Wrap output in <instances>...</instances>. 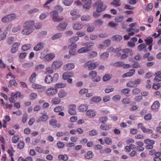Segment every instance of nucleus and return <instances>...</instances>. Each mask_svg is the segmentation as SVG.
I'll use <instances>...</instances> for the list:
<instances>
[{
    "label": "nucleus",
    "instance_id": "64",
    "mask_svg": "<svg viewBox=\"0 0 161 161\" xmlns=\"http://www.w3.org/2000/svg\"><path fill=\"white\" fill-rule=\"evenodd\" d=\"M65 144L63 142H62L60 141H58L57 143V146L58 147V148H63Z\"/></svg>",
    "mask_w": 161,
    "mask_h": 161
},
{
    "label": "nucleus",
    "instance_id": "49",
    "mask_svg": "<svg viewBox=\"0 0 161 161\" xmlns=\"http://www.w3.org/2000/svg\"><path fill=\"white\" fill-rule=\"evenodd\" d=\"M91 19V17L89 15H83L81 18V19L82 21H88Z\"/></svg>",
    "mask_w": 161,
    "mask_h": 161
},
{
    "label": "nucleus",
    "instance_id": "35",
    "mask_svg": "<svg viewBox=\"0 0 161 161\" xmlns=\"http://www.w3.org/2000/svg\"><path fill=\"white\" fill-rule=\"evenodd\" d=\"M18 85V83L14 79L10 80L9 82L8 86L12 87L13 86L16 87Z\"/></svg>",
    "mask_w": 161,
    "mask_h": 161
},
{
    "label": "nucleus",
    "instance_id": "18",
    "mask_svg": "<svg viewBox=\"0 0 161 161\" xmlns=\"http://www.w3.org/2000/svg\"><path fill=\"white\" fill-rule=\"evenodd\" d=\"M146 47L147 45L146 44L142 43L138 45L137 48L139 51H143L145 52H146L147 50Z\"/></svg>",
    "mask_w": 161,
    "mask_h": 161
},
{
    "label": "nucleus",
    "instance_id": "5",
    "mask_svg": "<svg viewBox=\"0 0 161 161\" xmlns=\"http://www.w3.org/2000/svg\"><path fill=\"white\" fill-rule=\"evenodd\" d=\"M94 7L97 6V11H101V12L104 11L107 8V6L103 4V2H98L97 3H95L93 4Z\"/></svg>",
    "mask_w": 161,
    "mask_h": 161
},
{
    "label": "nucleus",
    "instance_id": "60",
    "mask_svg": "<svg viewBox=\"0 0 161 161\" xmlns=\"http://www.w3.org/2000/svg\"><path fill=\"white\" fill-rule=\"evenodd\" d=\"M98 134V132L96 130H92L89 132V135L91 136H95Z\"/></svg>",
    "mask_w": 161,
    "mask_h": 161
},
{
    "label": "nucleus",
    "instance_id": "39",
    "mask_svg": "<svg viewBox=\"0 0 161 161\" xmlns=\"http://www.w3.org/2000/svg\"><path fill=\"white\" fill-rule=\"evenodd\" d=\"M61 101V100L59 98L55 97L52 99L51 102L53 104H58L60 103Z\"/></svg>",
    "mask_w": 161,
    "mask_h": 161
},
{
    "label": "nucleus",
    "instance_id": "22",
    "mask_svg": "<svg viewBox=\"0 0 161 161\" xmlns=\"http://www.w3.org/2000/svg\"><path fill=\"white\" fill-rule=\"evenodd\" d=\"M43 44L42 42L39 43L37 44L34 47V50L35 51H39L43 48Z\"/></svg>",
    "mask_w": 161,
    "mask_h": 161
},
{
    "label": "nucleus",
    "instance_id": "9",
    "mask_svg": "<svg viewBox=\"0 0 161 161\" xmlns=\"http://www.w3.org/2000/svg\"><path fill=\"white\" fill-rule=\"evenodd\" d=\"M144 142L147 144L146 147V148L147 149H152L153 148V145L154 143V141L153 140H150L149 139H147L144 140Z\"/></svg>",
    "mask_w": 161,
    "mask_h": 161
},
{
    "label": "nucleus",
    "instance_id": "26",
    "mask_svg": "<svg viewBox=\"0 0 161 161\" xmlns=\"http://www.w3.org/2000/svg\"><path fill=\"white\" fill-rule=\"evenodd\" d=\"M87 115L90 118H93L96 115L95 112L93 110H89L86 112Z\"/></svg>",
    "mask_w": 161,
    "mask_h": 161
},
{
    "label": "nucleus",
    "instance_id": "8",
    "mask_svg": "<svg viewBox=\"0 0 161 161\" xmlns=\"http://www.w3.org/2000/svg\"><path fill=\"white\" fill-rule=\"evenodd\" d=\"M57 89L56 88L50 87L48 88L46 91V94L48 97L53 96L57 92Z\"/></svg>",
    "mask_w": 161,
    "mask_h": 161
},
{
    "label": "nucleus",
    "instance_id": "40",
    "mask_svg": "<svg viewBox=\"0 0 161 161\" xmlns=\"http://www.w3.org/2000/svg\"><path fill=\"white\" fill-rule=\"evenodd\" d=\"M31 86L35 89H43L44 87L42 85L36 83H33L32 85Z\"/></svg>",
    "mask_w": 161,
    "mask_h": 161
},
{
    "label": "nucleus",
    "instance_id": "30",
    "mask_svg": "<svg viewBox=\"0 0 161 161\" xmlns=\"http://www.w3.org/2000/svg\"><path fill=\"white\" fill-rule=\"evenodd\" d=\"M94 45V43L92 42H87L82 44V45L86 46L85 47L87 50L88 52L90 51V48Z\"/></svg>",
    "mask_w": 161,
    "mask_h": 161
},
{
    "label": "nucleus",
    "instance_id": "19",
    "mask_svg": "<svg viewBox=\"0 0 161 161\" xmlns=\"http://www.w3.org/2000/svg\"><path fill=\"white\" fill-rule=\"evenodd\" d=\"M160 105V103L158 101L154 102L151 106V108L155 111H157L159 108Z\"/></svg>",
    "mask_w": 161,
    "mask_h": 161
},
{
    "label": "nucleus",
    "instance_id": "7",
    "mask_svg": "<svg viewBox=\"0 0 161 161\" xmlns=\"http://www.w3.org/2000/svg\"><path fill=\"white\" fill-rule=\"evenodd\" d=\"M51 14L53 19L54 22H59L63 19V17L58 16V12L56 10L53 11Z\"/></svg>",
    "mask_w": 161,
    "mask_h": 161
},
{
    "label": "nucleus",
    "instance_id": "41",
    "mask_svg": "<svg viewBox=\"0 0 161 161\" xmlns=\"http://www.w3.org/2000/svg\"><path fill=\"white\" fill-rule=\"evenodd\" d=\"M69 135V133L68 131L63 132H59L57 133L56 136L58 137L66 135Z\"/></svg>",
    "mask_w": 161,
    "mask_h": 161
},
{
    "label": "nucleus",
    "instance_id": "1",
    "mask_svg": "<svg viewBox=\"0 0 161 161\" xmlns=\"http://www.w3.org/2000/svg\"><path fill=\"white\" fill-rule=\"evenodd\" d=\"M34 29V22L31 20L25 22L24 25V29L22 31V33L25 35L30 34Z\"/></svg>",
    "mask_w": 161,
    "mask_h": 161
},
{
    "label": "nucleus",
    "instance_id": "16",
    "mask_svg": "<svg viewBox=\"0 0 161 161\" xmlns=\"http://www.w3.org/2000/svg\"><path fill=\"white\" fill-rule=\"evenodd\" d=\"M67 25V24L66 23H60L58 25L57 29L59 31H63L66 29Z\"/></svg>",
    "mask_w": 161,
    "mask_h": 161
},
{
    "label": "nucleus",
    "instance_id": "54",
    "mask_svg": "<svg viewBox=\"0 0 161 161\" xmlns=\"http://www.w3.org/2000/svg\"><path fill=\"white\" fill-rule=\"evenodd\" d=\"M19 137L18 135L14 136L12 138V142L14 143H16L19 140Z\"/></svg>",
    "mask_w": 161,
    "mask_h": 161
},
{
    "label": "nucleus",
    "instance_id": "52",
    "mask_svg": "<svg viewBox=\"0 0 161 161\" xmlns=\"http://www.w3.org/2000/svg\"><path fill=\"white\" fill-rule=\"evenodd\" d=\"M88 50H87L85 47H82L79 49L77 52L79 53H87L88 52Z\"/></svg>",
    "mask_w": 161,
    "mask_h": 161
},
{
    "label": "nucleus",
    "instance_id": "55",
    "mask_svg": "<svg viewBox=\"0 0 161 161\" xmlns=\"http://www.w3.org/2000/svg\"><path fill=\"white\" fill-rule=\"evenodd\" d=\"M101 98L100 97L98 96H96L93 97L91 100L92 102H100L101 101Z\"/></svg>",
    "mask_w": 161,
    "mask_h": 161
},
{
    "label": "nucleus",
    "instance_id": "3",
    "mask_svg": "<svg viewBox=\"0 0 161 161\" xmlns=\"http://www.w3.org/2000/svg\"><path fill=\"white\" fill-rule=\"evenodd\" d=\"M122 54L121 53L119 54V55H121V59H125L129 55L132 56L133 54L132 51L131 49L129 48H125L123 49L122 51Z\"/></svg>",
    "mask_w": 161,
    "mask_h": 161
},
{
    "label": "nucleus",
    "instance_id": "43",
    "mask_svg": "<svg viewBox=\"0 0 161 161\" xmlns=\"http://www.w3.org/2000/svg\"><path fill=\"white\" fill-rule=\"evenodd\" d=\"M83 25L79 24H75L73 25V28L76 30H80L83 27Z\"/></svg>",
    "mask_w": 161,
    "mask_h": 161
},
{
    "label": "nucleus",
    "instance_id": "61",
    "mask_svg": "<svg viewBox=\"0 0 161 161\" xmlns=\"http://www.w3.org/2000/svg\"><path fill=\"white\" fill-rule=\"evenodd\" d=\"M142 130L143 132L144 133H148L151 134L153 132V130L151 129H146L144 126L142 128Z\"/></svg>",
    "mask_w": 161,
    "mask_h": 161
},
{
    "label": "nucleus",
    "instance_id": "21",
    "mask_svg": "<svg viewBox=\"0 0 161 161\" xmlns=\"http://www.w3.org/2000/svg\"><path fill=\"white\" fill-rule=\"evenodd\" d=\"M73 76V74L72 73L66 72L63 74V78L64 80H66L68 79L70 77Z\"/></svg>",
    "mask_w": 161,
    "mask_h": 161
},
{
    "label": "nucleus",
    "instance_id": "44",
    "mask_svg": "<svg viewBox=\"0 0 161 161\" xmlns=\"http://www.w3.org/2000/svg\"><path fill=\"white\" fill-rule=\"evenodd\" d=\"M97 55V52L95 51H92L88 53V56L90 58H93L96 57Z\"/></svg>",
    "mask_w": 161,
    "mask_h": 161
},
{
    "label": "nucleus",
    "instance_id": "20",
    "mask_svg": "<svg viewBox=\"0 0 161 161\" xmlns=\"http://www.w3.org/2000/svg\"><path fill=\"white\" fill-rule=\"evenodd\" d=\"M37 75L35 72L33 73L29 78V81L31 83H34L36 81Z\"/></svg>",
    "mask_w": 161,
    "mask_h": 161
},
{
    "label": "nucleus",
    "instance_id": "23",
    "mask_svg": "<svg viewBox=\"0 0 161 161\" xmlns=\"http://www.w3.org/2000/svg\"><path fill=\"white\" fill-rule=\"evenodd\" d=\"M112 128V125L111 124H107L106 125H102L100 126L101 129L104 130H108L111 129Z\"/></svg>",
    "mask_w": 161,
    "mask_h": 161
},
{
    "label": "nucleus",
    "instance_id": "34",
    "mask_svg": "<svg viewBox=\"0 0 161 161\" xmlns=\"http://www.w3.org/2000/svg\"><path fill=\"white\" fill-rule=\"evenodd\" d=\"M93 156V153L92 151L88 152L85 155V158L87 159H89L92 158Z\"/></svg>",
    "mask_w": 161,
    "mask_h": 161
},
{
    "label": "nucleus",
    "instance_id": "13",
    "mask_svg": "<svg viewBox=\"0 0 161 161\" xmlns=\"http://www.w3.org/2000/svg\"><path fill=\"white\" fill-rule=\"evenodd\" d=\"M57 120L54 119H52L49 121V124L53 128H59L61 125L57 123Z\"/></svg>",
    "mask_w": 161,
    "mask_h": 161
},
{
    "label": "nucleus",
    "instance_id": "62",
    "mask_svg": "<svg viewBox=\"0 0 161 161\" xmlns=\"http://www.w3.org/2000/svg\"><path fill=\"white\" fill-rule=\"evenodd\" d=\"M28 119V114L27 113H25L23 115L22 117V122L23 124H25Z\"/></svg>",
    "mask_w": 161,
    "mask_h": 161
},
{
    "label": "nucleus",
    "instance_id": "28",
    "mask_svg": "<svg viewBox=\"0 0 161 161\" xmlns=\"http://www.w3.org/2000/svg\"><path fill=\"white\" fill-rule=\"evenodd\" d=\"M75 65L73 63H69L64 66V68L66 70H70L73 69Z\"/></svg>",
    "mask_w": 161,
    "mask_h": 161
},
{
    "label": "nucleus",
    "instance_id": "4",
    "mask_svg": "<svg viewBox=\"0 0 161 161\" xmlns=\"http://www.w3.org/2000/svg\"><path fill=\"white\" fill-rule=\"evenodd\" d=\"M89 76L93 81L98 82L100 80V76L97 75V73L95 71H91L89 73Z\"/></svg>",
    "mask_w": 161,
    "mask_h": 161
},
{
    "label": "nucleus",
    "instance_id": "10",
    "mask_svg": "<svg viewBox=\"0 0 161 161\" xmlns=\"http://www.w3.org/2000/svg\"><path fill=\"white\" fill-rule=\"evenodd\" d=\"M62 62L59 61H55L52 64V68L54 69H57L59 68L62 65Z\"/></svg>",
    "mask_w": 161,
    "mask_h": 161
},
{
    "label": "nucleus",
    "instance_id": "6",
    "mask_svg": "<svg viewBox=\"0 0 161 161\" xmlns=\"http://www.w3.org/2000/svg\"><path fill=\"white\" fill-rule=\"evenodd\" d=\"M15 18V15L14 14H12L3 17L2 19V21L5 23L14 20Z\"/></svg>",
    "mask_w": 161,
    "mask_h": 161
},
{
    "label": "nucleus",
    "instance_id": "2",
    "mask_svg": "<svg viewBox=\"0 0 161 161\" xmlns=\"http://www.w3.org/2000/svg\"><path fill=\"white\" fill-rule=\"evenodd\" d=\"M98 62H94L93 60H90L87 62L84 65V67H88L89 70H93L97 68L99 65Z\"/></svg>",
    "mask_w": 161,
    "mask_h": 161
},
{
    "label": "nucleus",
    "instance_id": "14",
    "mask_svg": "<svg viewBox=\"0 0 161 161\" xmlns=\"http://www.w3.org/2000/svg\"><path fill=\"white\" fill-rule=\"evenodd\" d=\"M55 57V55L54 53H50L45 55L44 59L46 61H49L53 60Z\"/></svg>",
    "mask_w": 161,
    "mask_h": 161
},
{
    "label": "nucleus",
    "instance_id": "56",
    "mask_svg": "<svg viewBox=\"0 0 161 161\" xmlns=\"http://www.w3.org/2000/svg\"><path fill=\"white\" fill-rule=\"evenodd\" d=\"M30 97L31 100H35L37 97V94L36 93L32 92L30 94Z\"/></svg>",
    "mask_w": 161,
    "mask_h": 161
},
{
    "label": "nucleus",
    "instance_id": "15",
    "mask_svg": "<svg viewBox=\"0 0 161 161\" xmlns=\"http://www.w3.org/2000/svg\"><path fill=\"white\" fill-rule=\"evenodd\" d=\"M67 92L64 89L60 90L58 93V96L60 98H64L67 96Z\"/></svg>",
    "mask_w": 161,
    "mask_h": 161
},
{
    "label": "nucleus",
    "instance_id": "58",
    "mask_svg": "<svg viewBox=\"0 0 161 161\" xmlns=\"http://www.w3.org/2000/svg\"><path fill=\"white\" fill-rule=\"evenodd\" d=\"M123 18L124 17L123 16H117L115 19V21L117 22H120L123 20Z\"/></svg>",
    "mask_w": 161,
    "mask_h": 161
},
{
    "label": "nucleus",
    "instance_id": "11",
    "mask_svg": "<svg viewBox=\"0 0 161 161\" xmlns=\"http://www.w3.org/2000/svg\"><path fill=\"white\" fill-rule=\"evenodd\" d=\"M76 106L75 104L69 105V107L68 113L71 115H75L76 113Z\"/></svg>",
    "mask_w": 161,
    "mask_h": 161
},
{
    "label": "nucleus",
    "instance_id": "59",
    "mask_svg": "<svg viewBox=\"0 0 161 161\" xmlns=\"http://www.w3.org/2000/svg\"><path fill=\"white\" fill-rule=\"evenodd\" d=\"M109 54L108 53H104L102 54L100 56V58L102 59H105L108 57Z\"/></svg>",
    "mask_w": 161,
    "mask_h": 161
},
{
    "label": "nucleus",
    "instance_id": "37",
    "mask_svg": "<svg viewBox=\"0 0 161 161\" xmlns=\"http://www.w3.org/2000/svg\"><path fill=\"white\" fill-rule=\"evenodd\" d=\"M108 119L107 116H102L100 117L99 119V123H104L106 122L108 120Z\"/></svg>",
    "mask_w": 161,
    "mask_h": 161
},
{
    "label": "nucleus",
    "instance_id": "12",
    "mask_svg": "<svg viewBox=\"0 0 161 161\" xmlns=\"http://www.w3.org/2000/svg\"><path fill=\"white\" fill-rule=\"evenodd\" d=\"M144 41L146 42L147 45H149L148 48L150 51H151L152 47V45H151V44L153 41V38L151 37H148L144 40Z\"/></svg>",
    "mask_w": 161,
    "mask_h": 161
},
{
    "label": "nucleus",
    "instance_id": "47",
    "mask_svg": "<svg viewBox=\"0 0 161 161\" xmlns=\"http://www.w3.org/2000/svg\"><path fill=\"white\" fill-rule=\"evenodd\" d=\"M111 77V75L106 74L103 76V79L104 81H107L110 80Z\"/></svg>",
    "mask_w": 161,
    "mask_h": 161
},
{
    "label": "nucleus",
    "instance_id": "45",
    "mask_svg": "<svg viewBox=\"0 0 161 161\" xmlns=\"http://www.w3.org/2000/svg\"><path fill=\"white\" fill-rule=\"evenodd\" d=\"M126 85L128 87H136V84L135 83L134 81H129L126 83Z\"/></svg>",
    "mask_w": 161,
    "mask_h": 161
},
{
    "label": "nucleus",
    "instance_id": "25",
    "mask_svg": "<svg viewBox=\"0 0 161 161\" xmlns=\"http://www.w3.org/2000/svg\"><path fill=\"white\" fill-rule=\"evenodd\" d=\"M7 32L6 31H2L0 28V41L3 40L6 36Z\"/></svg>",
    "mask_w": 161,
    "mask_h": 161
},
{
    "label": "nucleus",
    "instance_id": "38",
    "mask_svg": "<svg viewBox=\"0 0 161 161\" xmlns=\"http://www.w3.org/2000/svg\"><path fill=\"white\" fill-rule=\"evenodd\" d=\"M58 158L59 159L64 161L67 160L69 158L67 154H60L58 155Z\"/></svg>",
    "mask_w": 161,
    "mask_h": 161
},
{
    "label": "nucleus",
    "instance_id": "53",
    "mask_svg": "<svg viewBox=\"0 0 161 161\" xmlns=\"http://www.w3.org/2000/svg\"><path fill=\"white\" fill-rule=\"evenodd\" d=\"M15 152V151L14 150L13 148L12 147H11L10 149H8L7 151V153L11 158H12V157H13V156H14L13 153Z\"/></svg>",
    "mask_w": 161,
    "mask_h": 161
},
{
    "label": "nucleus",
    "instance_id": "50",
    "mask_svg": "<svg viewBox=\"0 0 161 161\" xmlns=\"http://www.w3.org/2000/svg\"><path fill=\"white\" fill-rule=\"evenodd\" d=\"M11 96L12 97H15L16 98L21 97L22 96L20 92L19 91H17L15 94L13 93H12Z\"/></svg>",
    "mask_w": 161,
    "mask_h": 161
},
{
    "label": "nucleus",
    "instance_id": "36",
    "mask_svg": "<svg viewBox=\"0 0 161 161\" xmlns=\"http://www.w3.org/2000/svg\"><path fill=\"white\" fill-rule=\"evenodd\" d=\"M88 106L86 104H81L79 107V110L80 111L84 112L86 111L87 109Z\"/></svg>",
    "mask_w": 161,
    "mask_h": 161
},
{
    "label": "nucleus",
    "instance_id": "51",
    "mask_svg": "<svg viewBox=\"0 0 161 161\" xmlns=\"http://www.w3.org/2000/svg\"><path fill=\"white\" fill-rule=\"evenodd\" d=\"M111 4L115 7H118L120 5V0H114Z\"/></svg>",
    "mask_w": 161,
    "mask_h": 161
},
{
    "label": "nucleus",
    "instance_id": "63",
    "mask_svg": "<svg viewBox=\"0 0 161 161\" xmlns=\"http://www.w3.org/2000/svg\"><path fill=\"white\" fill-rule=\"evenodd\" d=\"M105 143L108 145H110L112 143L111 139L109 137H105L104 139Z\"/></svg>",
    "mask_w": 161,
    "mask_h": 161
},
{
    "label": "nucleus",
    "instance_id": "32",
    "mask_svg": "<svg viewBox=\"0 0 161 161\" xmlns=\"http://www.w3.org/2000/svg\"><path fill=\"white\" fill-rule=\"evenodd\" d=\"M48 118V117L46 115H43L40 117L37 120V122L38 123L40 122L41 121H44L47 120Z\"/></svg>",
    "mask_w": 161,
    "mask_h": 161
},
{
    "label": "nucleus",
    "instance_id": "57",
    "mask_svg": "<svg viewBox=\"0 0 161 161\" xmlns=\"http://www.w3.org/2000/svg\"><path fill=\"white\" fill-rule=\"evenodd\" d=\"M79 39V38L77 36H73V37H71L69 39V41L70 42L72 43L76 42Z\"/></svg>",
    "mask_w": 161,
    "mask_h": 161
},
{
    "label": "nucleus",
    "instance_id": "29",
    "mask_svg": "<svg viewBox=\"0 0 161 161\" xmlns=\"http://www.w3.org/2000/svg\"><path fill=\"white\" fill-rule=\"evenodd\" d=\"M19 45V44L17 42H15L13 44L11 50V51L12 53H14L17 51Z\"/></svg>",
    "mask_w": 161,
    "mask_h": 161
},
{
    "label": "nucleus",
    "instance_id": "17",
    "mask_svg": "<svg viewBox=\"0 0 161 161\" xmlns=\"http://www.w3.org/2000/svg\"><path fill=\"white\" fill-rule=\"evenodd\" d=\"M135 72V70L132 69L130 70V72L124 74L122 76L123 78H125L128 77H130L133 76Z\"/></svg>",
    "mask_w": 161,
    "mask_h": 161
},
{
    "label": "nucleus",
    "instance_id": "42",
    "mask_svg": "<svg viewBox=\"0 0 161 161\" xmlns=\"http://www.w3.org/2000/svg\"><path fill=\"white\" fill-rule=\"evenodd\" d=\"M113 41H120L122 39V37L121 36L117 35L113 36L112 37Z\"/></svg>",
    "mask_w": 161,
    "mask_h": 161
},
{
    "label": "nucleus",
    "instance_id": "46",
    "mask_svg": "<svg viewBox=\"0 0 161 161\" xmlns=\"http://www.w3.org/2000/svg\"><path fill=\"white\" fill-rule=\"evenodd\" d=\"M25 146V143L23 141H20L17 145V148L21 150Z\"/></svg>",
    "mask_w": 161,
    "mask_h": 161
},
{
    "label": "nucleus",
    "instance_id": "24",
    "mask_svg": "<svg viewBox=\"0 0 161 161\" xmlns=\"http://www.w3.org/2000/svg\"><path fill=\"white\" fill-rule=\"evenodd\" d=\"M121 51V48L120 47L115 49L113 47H111L108 49V51L109 52H113L117 53Z\"/></svg>",
    "mask_w": 161,
    "mask_h": 161
},
{
    "label": "nucleus",
    "instance_id": "31",
    "mask_svg": "<svg viewBox=\"0 0 161 161\" xmlns=\"http://www.w3.org/2000/svg\"><path fill=\"white\" fill-rule=\"evenodd\" d=\"M53 80L52 77L49 75L46 76L45 81L46 83H50Z\"/></svg>",
    "mask_w": 161,
    "mask_h": 161
},
{
    "label": "nucleus",
    "instance_id": "48",
    "mask_svg": "<svg viewBox=\"0 0 161 161\" xmlns=\"http://www.w3.org/2000/svg\"><path fill=\"white\" fill-rule=\"evenodd\" d=\"M124 64V62L119 61L115 63L114 64V66L117 67H122L123 68Z\"/></svg>",
    "mask_w": 161,
    "mask_h": 161
},
{
    "label": "nucleus",
    "instance_id": "27",
    "mask_svg": "<svg viewBox=\"0 0 161 161\" xmlns=\"http://www.w3.org/2000/svg\"><path fill=\"white\" fill-rule=\"evenodd\" d=\"M67 86V84L65 83H62L61 82L56 83L55 85V87L57 89V88H63L66 87Z\"/></svg>",
    "mask_w": 161,
    "mask_h": 161
},
{
    "label": "nucleus",
    "instance_id": "33",
    "mask_svg": "<svg viewBox=\"0 0 161 161\" xmlns=\"http://www.w3.org/2000/svg\"><path fill=\"white\" fill-rule=\"evenodd\" d=\"M33 63L32 62L25 63L23 64L22 67L23 68L27 69L32 67L33 66Z\"/></svg>",
    "mask_w": 161,
    "mask_h": 161
}]
</instances>
